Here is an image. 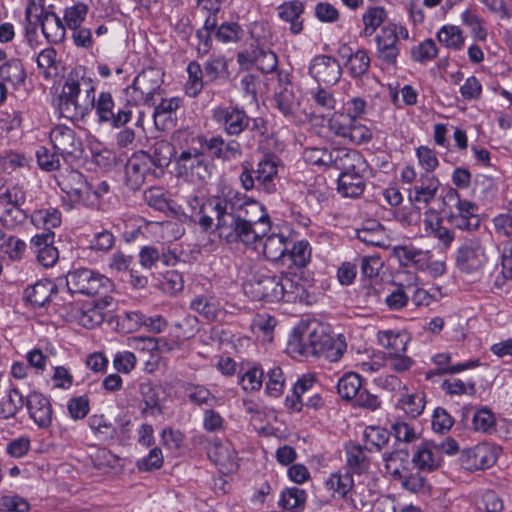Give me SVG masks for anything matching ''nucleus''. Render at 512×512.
I'll return each mask as SVG.
<instances>
[{"label":"nucleus","mask_w":512,"mask_h":512,"mask_svg":"<svg viewBox=\"0 0 512 512\" xmlns=\"http://www.w3.org/2000/svg\"><path fill=\"white\" fill-rule=\"evenodd\" d=\"M216 217V230L227 243L241 242L253 249L270 228L269 216L258 201L235 195L215 197L210 203Z\"/></svg>","instance_id":"obj_1"},{"label":"nucleus","mask_w":512,"mask_h":512,"mask_svg":"<svg viewBox=\"0 0 512 512\" xmlns=\"http://www.w3.org/2000/svg\"><path fill=\"white\" fill-rule=\"evenodd\" d=\"M94 91L90 78L70 74L58 98L60 116L70 120L83 119L94 108Z\"/></svg>","instance_id":"obj_2"},{"label":"nucleus","mask_w":512,"mask_h":512,"mask_svg":"<svg viewBox=\"0 0 512 512\" xmlns=\"http://www.w3.org/2000/svg\"><path fill=\"white\" fill-rule=\"evenodd\" d=\"M175 169L178 176L191 182L207 183L212 177L214 164L204 151L188 148L175 158Z\"/></svg>","instance_id":"obj_3"},{"label":"nucleus","mask_w":512,"mask_h":512,"mask_svg":"<svg viewBox=\"0 0 512 512\" xmlns=\"http://www.w3.org/2000/svg\"><path fill=\"white\" fill-rule=\"evenodd\" d=\"M66 285L71 293L87 296H105L112 290V282L103 274L89 269L77 268L66 275Z\"/></svg>","instance_id":"obj_4"},{"label":"nucleus","mask_w":512,"mask_h":512,"mask_svg":"<svg viewBox=\"0 0 512 512\" xmlns=\"http://www.w3.org/2000/svg\"><path fill=\"white\" fill-rule=\"evenodd\" d=\"M328 333L327 327L317 322L299 325L289 340V348L305 357H317Z\"/></svg>","instance_id":"obj_5"},{"label":"nucleus","mask_w":512,"mask_h":512,"mask_svg":"<svg viewBox=\"0 0 512 512\" xmlns=\"http://www.w3.org/2000/svg\"><path fill=\"white\" fill-rule=\"evenodd\" d=\"M25 18L30 24L41 25L42 33L50 43H60L65 39V26L52 11H46L44 0H28Z\"/></svg>","instance_id":"obj_6"},{"label":"nucleus","mask_w":512,"mask_h":512,"mask_svg":"<svg viewBox=\"0 0 512 512\" xmlns=\"http://www.w3.org/2000/svg\"><path fill=\"white\" fill-rule=\"evenodd\" d=\"M162 72L158 68L149 67L142 70L134 79L131 86L126 88V93L131 98L129 103L138 105H155L154 96L159 93L162 80Z\"/></svg>","instance_id":"obj_7"},{"label":"nucleus","mask_w":512,"mask_h":512,"mask_svg":"<svg viewBox=\"0 0 512 512\" xmlns=\"http://www.w3.org/2000/svg\"><path fill=\"white\" fill-rule=\"evenodd\" d=\"M408 451L398 449L383 455L385 461V468L395 478L402 480V486L413 493H426L429 490L427 479L420 473H411L408 476H403L400 472L399 465L396 464L397 460L401 462L407 461Z\"/></svg>","instance_id":"obj_8"},{"label":"nucleus","mask_w":512,"mask_h":512,"mask_svg":"<svg viewBox=\"0 0 512 512\" xmlns=\"http://www.w3.org/2000/svg\"><path fill=\"white\" fill-rule=\"evenodd\" d=\"M25 202V193L17 187L7 189L0 195V222L8 229H14L22 224L26 218V212L21 208Z\"/></svg>","instance_id":"obj_9"},{"label":"nucleus","mask_w":512,"mask_h":512,"mask_svg":"<svg viewBox=\"0 0 512 512\" xmlns=\"http://www.w3.org/2000/svg\"><path fill=\"white\" fill-rule=\"evenodd\" d=\"M50 141L65 161L79 159L84 152L83 143L75 130L65 125H56L51 129Z\"/></svg>","instance_id":"obj_10"},{"label":"nucleus","mask_w":512,"mask_h":512,"mask_svg":"<svg viewBox=\"0 0 512 512\" xmlns=\"http://www.w3.org/2000/svg\"><path fill=\"white\" fill-rule=\"evenodd\" d=\"M57 183L61 190L73 203L84 205L92 204L91 186L87 183L84 175L77 170L66 169L57 176Z\"/></svg>","instance_id":"obj_11"},{"label":"nucleus","mask_w":512,"mask_h":512,"mask_svg":"<svg viewBox=\"0 0 512 512\" xmlns=\"http://www.w3.org/2000/svg\"><path fill=\"white\" fill-rule=\"evenodd\" d=\"M485 262V251L477 238L466 239L457 250L456 265L463 273H477L482 269Z\"/></svg>","instance_id":"obj_12"},{"label":"nucleus","mask_w":512,"mask_h":512,"mask_svg":"<svg viewBox=\"0 0 512 512\" xmlns=\"http://www.w3.org/2000/svg\"><path fill=\"white\" fill-rule=\"evenodd\" d=\"M213 119L229 136H239L250 124L247 113L234 106L217 107L213 111Z\"/></svg>","instance_id":"obj_13"},{"label":"nucleus","mask_w":512,"mask_h":512,"mask_svg":"<svg viewBox=\"0 0 512 512\" xmlns=\"http://www.w3.org/2000/svg\"><path fill=\"white\" fill-rule=\"evenodd\" d=\"M252 293L258 300L266 302H278L282 299L280 286V274L269 271H258L250 282Z\"/></svg>","instance_id":"obj_14"},{"label":"nucleus","mask_w":512,"mask_h":512,"mask_svg":"<svg viewBox=\"0 0 512 512\" xmlns=\"http://www.w3.org/2000/svg\"><path fill=\"white\" fill-rule=\"evenodd\" d=\"M309 74L318 84L335 85L342 76V67L334 57L318 55L310 62Z\"/></svg>","instance_id":"obj_15"},{"label":"nucleus","mask_w":512,"mask_h":512,"mask_svg":"<svg viewBox=\"0 0 512 512\" xmlns=\"http://www.w3.org/2000/svg\"><path fill=\"white\" fill-rule=\"evenodd\" d=\"M198 142L203 149L213 158L222 161H230L242 156V146L237 140L226 141L222 136L217 135L211 138L199 136Z\"/></svg>","instance_id":"obj_16"},{"label":"nucleus","mask_w":512,"mask_h":512,"mask_svg":"<svg viewBox=\"0 0 512 512\" xmlns=\"http://www.w3.org/2000/svg\"><path fill=\"white\" fill-rule=\"evenodd\" d=\"M114 101L109 92H101L97 101L94 99V108L100 123H111L115 128L127 124L132 117L130 109H118L114 111Z\"/></svg>","instance_id":"obj_17"},{"label":"nucleus","mask_w":512,"mask_h":512,"mask_svg":"<svg viewBox=\"0 0 512 512\" xmlns=\"http://www.w3.org/2000/svg\"><path fill=\"white\" fill-rule=\"evenodd\" d=\"M440 186V181L436 176L423 173L413 187L409 189L408 198L412 204L427 207L437 198Z\"/></svg>","instance_id":"obj_18"},{"label":"nucleus","mask_w":512,"mask_h":512,"mask_svg":"<svg viewBox=\"0 0 512 512\" xmlns=\"http://www.w3.org/2000/svg\"><path fill=\"white\" fill-rule=\"evenodd\" d=\"M377 57L389 65L396 63L399 54L397 26L388 24L381 28L376 38Z\"/></svg>","instance_id":"obj_19"},{"label":"nucleus","mask_w":512,"mask_h":512,"mask_svg":"<svg viewBox=\"0 0 512 512\" xmlns=\"http://www.w3.org/2000/svg\"><path fill=\"white\" fill-rule=\"evenodd\" d=\"M26 407L30 419L40 429H47L53 420V408L48 397L39 392H31L26 398Z\"/></svg>","instance_id":"obj_20"},{"label":"nucleus","mask_w":512,"mask_h":512,"mask_svg":"<svg viewBox=\"0 0 512 512\" xmlns=\"http://www.w3.org/2000/svg\"><path fill=\"white\" fill-rule=\"evenodd\" d=\"M112 297L105 295L91 302L85 303L76 314L80 325L87 329H93L103 323L105 309L110 305Z\"/></svg>","instance_id":"obj_21"},{"label":"nucleus","mask_w":512,"mask_h":512,"mask_svg":"<svg viewBox=\"0 0 512 512\" xmlns=\"http://www.w3.org/2000/svg\"><path fill=\"white\" fill-rule=\"evenodd\" d=\"M207 455L221 473H233L238 468L236 451L229 442L215 440L208 448Z\"/></svg>","instance_id":"obj_22"},{"label":"nucleus","mask_w":512,"mask_h":512,"mask_svg":"<svg viewBox=\"0 0 512 512\" xmlns=\"http://www.w3.org/2000/svg\"><path fill=\"white\" fill-rule=\"evenodd\" d=\"M496 462V454L492 446L481 443L465 450L462 464L468 470H480L492 466Z\"/></svg>","instance_id":"obj_23"},{"label":"nucleus","mask_w":512,"mask_h":512,"mask_svg":"<svg viewBox=\"0 0 512 512\" xmlns=\"http://www.w3.org/2000/svg\"><path fill=\"white\" fill-rule=\"evenodd\" d=\"M140 265L145 269L157 268L161 263L164 266H174L178 262L175 252L160 246H144L139 252Z\"/></svg>","instance_id":"obj_24"},{"label":"nucleus","mask_w":512,"mask_h":512,"mask_svg":"<svg viewBox=\"0 0 512 512\" xmlns=\"http://www.w3.org/2000/svg\"><path fill=\"white\" fill-rule=\"evenodd\" d=\"M53 242L54 232L52 231L35 235L31 239V248L37 254L39 263L44 267H52L59 258L58 250L53 246Z\"/></svg>","instance_id":"obj_25"},{"label":"nucleus","mask_w":512,"mask_h":512,"mask_svg":"<svg viewBox=\"0 0 512 512\" xmlns=\"http://www.w3.org/2000/svg\"><path fill=\"white\" fill-rule=\"evenodd\" d=\"M442 462V456L436 449L435 441H425L417 446L412 456V463L420 470L431 472L438 469Z\"/></svg>","instance_id":"obj_26"},{"label":"nucleus","mask_w":512,"mask_h":512,"mask_svg":"<svg viewBox=\"0 0 512 512\" xmlns=\"http://www.w3.org/2000/svg\"><path fill=\"white\" fill-rule=\"evenodd\" d=\"M330 162H333L341 173L365 171L367 166L365 159L358 151L345 148L332 151Z\"/></svg>","instance_id":"obj_27"},{"label":"nucleus","mask_w":512,"mask_h":512,"mask_svg":"<svg viewBox=\"0 0 512 512\" xmlns=\"http://www.w3.org/2000/svg\"><path fill=\"white\" fill-rule=\"evenodd\" d=\"M182 100L179 97L163 98L159 104L155 103L154 122L161 130L171 129L175 126L173 115L181 106Z\"/></svg>","instance_id":"obj_28"},{"label":"nucleus","mask_w":512,"mask_h":512,"mask_svg":"<svg viewBox=\"0 0 512 512\" xmlns=\"http://www.w3.org/2000/svg\"><path fill=\"white\" fill-rule=\"evenodd\" d=\"M279 289L282 292L281 300L286 302H303L308 297L304 284L291 273L280 274Z\"/></svg>","instance_id":"obj_29"},{"label":"nucleus","mask_w":512,"mask_h":512,"mask_svg":"<svg viewBox=\"0 0 512 512\" xmlns=\"http://www.w3.org/2000/svg\"><path fill=\"white\" fill-rule=\"evenodd\" d=\"M275 101L277 108L284 117L291 121H296L300 101L291 84L280 87V90L275 93Z\"/></svg>","instance_id":"obj_30"},{"label":"nucleus","mask_w":512,"mask_h":512,"mask_svg":"<svg viewBox=\"0 0 512 512\" xmlns=\"http://www.w3.org/2000/svg\"><path fill=\"white\" fill-rule=\"evenodd\" d=\"M215 197L208 199L207 201H204L203 199L199 198L195 194L188 195L186 197V213H189L191 217L194 215H199V225L207 231L210 229L213 224V218L208 215V212L214 213V209L210 206V203L214 200Z\"/></svg>","instance_id":"obj_31"},{"label":"nucleus","mask_w":512,"mask_h":512,"mask_svg":"<svg viewBox=\"0 0 512 512\" xmlns=\"http://www.w3.org/2000/svg\"><path fill=\"white\" fill-rule=\"evenodd\" d=\"M148 171L149 167L146 156L132 157L125 166L127 185L133 190L139 189L144 184Z\"/></svg>","instance_id":"obj_32"},{"label":"nucleus","mask_w":512,"mask_h":512,"mask_svg":"<svg viewBox=\"0 0 512 512\" xmlns=\"http://www.w3.org/2000/svg\"><path fill=\"white\" fill-rule=\"evenodd\" d=\"M255 179L258 186L262 188L267 194L276 192V185L274 178L277 175V164L272 158H264L257 164L255 170Z\"/></svg>","instance_id":"obj_33"},{"label":"nucleus","mask_w":512,"mask_h":512,"mask_svg":"<svg viewBox=\"0 0 512 512\" xmlns=\"http://www.w3.org/2000/svg\"><path fill=\"white\" fill-rule=\"evenodd\" d=\"M56 291V285L49 280L39 281L24 291V299L34 307H43Z\"/></svg>","instance_id":"obj_34"},{"label":"nucleus","mask_w":512,"mask_h":512,"mask_svg":"<svg viewBox=\"0 0 512 512\" xmlns=\"http://www.w3.org/2000/svg\"><path fill=\"white\" fill-rule=\"evenodd\" d=\"M378 342L388 350L387 354L405 353L410 336L404 331L384 330L377 334Z\"/></svg>","instance_id":"obj_35"},{"label":"nucleus","mask_w":512,"mask_h":512,"mask_svg":"<svg viewBox=\"0 0 512 512\" xmlns=\"http://www.w3.org/2000/svg\"><path fill=\"white\" fill-rule=\"evenodd\" d=\"M290 246V241L282 234H271L262 244L263 254L270 261L282 260L286 263V252Z\"/></svg>","instance_id":"obj_36"},{"label":"nucleus","mask_w":512,"mask_h":512,"mask_svg":"<svg viewBox=\"0 0 512 512\" xmlns=\"http://www.w3.org/2000/svg\"><path fill=\"white\" fill-rule=\"evenodd\" d=\"M363 171L353 173H340L338 177V191L345 197H358L365 189Z\"/></svg>","instance_id":"obj_37"},{"label":"nucleus","mask_w":512,"mask_h":512,"mask_svg":"<svg viewBox=\"0 0 512 512\" xmlns=\"http://www.w3.org/2000/svg\"><path fill=\"white\" fill-rule=\"evenodd\" d=\"M0 79L3 84H10L13 88L22 85L26 79V72L19 59H9L0 65Z\"/></svg>","instance_id":"obj_38"},{"label":"nucleus","mask_w":512,"mask_h":512,"mask_svg":"<svg viewBox=\"0 0 512 512\" xmlns=\"http://www.w3.org/2000/svg\"><path fill=\"white\" fill-rule=\"evenodd\" d=\"M279 17L290 23V31L299 34L303 30V22L300 20L304 11V5L300 1L285 2L279 6Z\"/></svg>","instance_id":"obj_39"},{"label":"nucleus","mask_w":512,"mask_h":512,"mask_svg":"<svg viewBox=\"0 0 512 512\" xmlns=\"http://www.w3.org/2000/svg\"><path fill=\"white\" fill-rule=\"evenodd\" d=\"M88 425L95 437L101 441H113L118 436V428L104 415L94 414L88 419Z\"/></svg>","instance_id":"obj_40"},{"label":"nucleus","mask_w":512,"mask_h":512,"mask_svg":"<svg viewBox=\"0 0 512 512\" xmlns=\"http://www.w3.org/2000/svg\"><path fill=\"white\" fill-rule=\"evenodd\" d=\"M144 407L141 410L143 415H160L163 413L159 401V393L150 381L143 382L139 388Z\"/></svg>","instance_id":"obj_41"},{"label":"nucleus","mask_w":512,"mask_h":512,"mask_svg":"<svg viewBox=\"0 0 512 512\" xmlns=\"http://www.w3.org/2000/svg\"><path fill=\"white\" fill-rule=\"evenodd\" d=\"M369 464L365 448L355 444L346 446V465L350 473L362 474L368 470Z\"/></svg>","instance_id":"obj_42"},{"label":"nucleus","mask_w":512,"mask_h":512,"mask_svg":"<svg viewBox=\"0 0 512 512\" xmlns=\"http://www.w3.org/2000/svg\"><path fill=\"white\" fill-rule=\"evenodd\" d=\"M442 203L444 206H455L457 209L456 215H461L468 218L478 217V207L475 203L462 200L459 197L457 190L449 188L446 194L442 197Z\"/></svg>","instance_id":"obj_43"},{"label":"nucleus","mask_w":512,"mask_h":512,"mask_svg":"<svg viewBox=\"0 0 512 512\" xmlns=\"http://www.w3.org/2000/svg\"><path fill=\"white\" fill-rule=\"evenodd\" d=\"M346 341L342 335H332L328 333L322 351H319L317 357H324L330 362H337L346 351Z\"/></svg>","instance_id":"obj_44"},{"label":"nucleus","mask_w":512,"mask_h":512,"mask_svg":"<svg viewBox=\"0 0 512 512\" xmlns=\"http://www.w3.org/2000/svg\"><path fill=\"white\" fill-rule=\"evenodd\" d=\"M451 360L452 356L450 353H439L432 358L433 363L438 368V372L444 374H456L467 369L475 368L480 364L478 360H468L464 363L452 365Z\"/></svg>","instance_id":"obj_45"},{"label":"nucleus","mask_w":512,"mask_h":512,"mask_svg":"<svg viewBox=\"0 0 512 512\" xmlns=\"http://www.w3.org/2000/svg\"><path fill=\"white\" fill-rule=\"evenodd\" d=\"M191 309L208 320H216L222 312L219 301L211 296H198L191 301Z\"/></svg>","instance_id":"obj_46"},{"label":"nucleus","mask_w":512,"mask_h":512,"mask_svg":"<svg viewBox=\"0 0 512 512\" xmlns=\"http://www.w3.org/2000/svg\"><path fill=\"white\" fill-rule=\"evenodd\" d=\"M24 404L23 395L17 388H11L0 400V418L14 417Z\"/></svg>","instance_id":"obj_47"},{"label":"nucleus","mask_w":512,"mask_h":512,"mask_svg":"<svg viewBox=\"0 0 512 512\" xmlns=\"http://www.w3.org/2000/svg\"><path fill=\"white\" fill-rule=\"evenodd\" d=\"M345 67L351 77L360 78L369 70L370 57L365 50L359 49L355 53L348 55Z\"/></svg>","instance_id":"obj_48"},{"label":"nucleus","mask_w":512,"mask_h":512,"mask_svg":"<svg viewBox=\"0 0 512 512\" xmlns=\"http://www.w3.org/2000/svg\"><path fill=\"white\" fill-rule=\"evenodd\" d=\"M362 386L361 377L353 372L344 374L338 381L337 391L344 400H354Z\"/></svg>","instance_id":"obj_49"},{"label":"nucleus","mask_w":512,"mask_h":512,"mask_svg":"<svg viewBox=\"0 0 512 512\" xmlns=\"http://www.w3.org/2000/svg\"><path fill=\"white\" fill-rule=\"evenodd\" d=\"M425 395L422 392L403 395L397 402V407L402 409L411 418L418 417L425 407Z\"/></svg>","instance_id":"obj_50"},{"label":"nucleus","mask_w":512,"mask_h":512,"mask_svg":"<svg viewBox=\"0 0 512 512\" xmlns=\"http://www.w3.org/2000/svg\"><path fill=\"white\" fill-rule=\"evenodd\" d=\"M325 484L329 490H333L340 497L345 498L354 487V480L349 471L336 472L330 475Z\"/></svg>","instance_id":"obj_51"},{"label":"nucleus","mask_w":512,"mask_h":512,"mask_svg":"<svg viewBox=\"0 0 512 512\" xmlns=\"http://www.w3.org/2000/svg\"><path fill=\"white\" fill-rule=\"evenodd\" d=\"M187 73L188 80L185 84V93L190 97H196L204 86V72L198 62L191 61L187 66Z\"/></svg>","instance_id":"obj_52"},{"label":"nucleus","mask_w":512,"mask_h":512,"mask_svg":"<svg viewBox=\"0 0 512 512\" xmlns=\"http://www.w3.org/2000/svg\"><path fill=\"white\" fill-rule=\"evenodd\" d=\"M311 258V248L309 243L305 240L293 243L291 247L288 246L286 252V261H290L291 264L298 268L305 267Z\"/></svg>","instance_id":"obj_53"},{"label":"nucleus","mask_w":512,"mask_h":512,"mask_svg":"<svg viewBox=\"0 0 512 512\" xmlns=\"http://www.w3.org/2000/svg\"><path fill=\"white\" fill-rule=\"evenodd\" d=\"M386 17L387 13L383 7H369L362 16L364 36L370 37L385 21Z\"/></svg>","instance_id":"obj_54"},{"label":"nucleus","mask_w":512,"mask_h":512,"mask_svg":"<svg viewBox=\"0 0 512 512\" xmlns=\"http://www.w3.org/2000/svg\"><path fill=\"white\" fill-rule=\"evenodd\" d=\"M306 502V492L293 487L281 493L279 504L286 510L300 512Z\"/></svg>","instance_id":"obj_55"},{"label":"nucleus","mask_w":512,"mask_h":512,"mask_svg":"<svg viewBox=\"0 0 512 512\" xmlns=\"http://www.w3.org/2000/svg\"><path fill=\"white\" fill-rule=\"evenodd\" d=\"M438 41L445 47L460 50L464 44V37L459 27L445 25L437 33Z\"/></svg>","instance_id":"obj_56"},{"label":"nucleus","mask_w":512,"mask_h":512,"mask_svg":"<svg viewBox=\"0 0 512 512\" xmlns=\"http://www.w3.org/2000/svg\"><path fill=\"white\" fill-rule=\"evenodd\" d=\"M313 105L321 115H329L336 107V99L330 91L325 88H317L310 92Z\"/></svg>","instance_id":"obj_57"},{"label":"nucleus","mask_w":512,"mask_h":512,"mask_svg":"<svg viewBox=\"0 0 512 512\" xmlns=\"http://www.w3.org/2000/svg\"><path fill=\"white\" fill-rule=\"evenodd\" d=\"M410 299L408 286L394 284L389 294L385 298V303L390 310H400L404 308Z\"/></svg>","instance_id":"obj_58"},{"label":"nucleus","mask_w":512,"mask_h":512,"mask_svg":"<svg viewBox=\"0 0 512 512\" xmlns=\"http://www.w3.org/2000/svg\"><path fill=\"white\" fill-rule=\"evenodd\" d=\"M393 255L399 260L401 266L408 267L421 261L423 251L412 245H399L393 248Z\"/></svg>","instance_id":"obj_59"},{"label":"nucleus","mask_w":512,"mask_h":512,"mask_svg":"<svg viewBox=\"0 0 512 512\" xmlns=\"http://www.w3.org/2000/svg\"><path fill=\"white\" fill-rule=\"evenodd\" d=\"M266 393L271 397H279L285 386V377L279 366L270 368L267 372Z\"/></svg>","instance_id":"obj_60"},{"label":"nucleus","mask_w":512,"mask_h":512,"mask_svg":"<svg viewBox=\"0 0 512 512\" xmlns=\"http://www.w3.org/2000/svg\"><path fill=\"white\" fill-rule=\"evenodd\" d=\"M392 434L397 442L401 443H412L419 438V433L416 431L415 427L404 421H396L391 425Z\"/></svg>","instance_id":"obj_61"},{"label":"nucleus","mask_w":512,"mask_h":512,"mask_svg":"<svg viewBox=\"0 0 512 512\" xmlns=\"http://www.w3.org/2000/svg\"><path fill=\"white\" fill-rule=\"evenodd\" d=\"M254 65L262 73H271L277 67L276 54L270 50H264L262 48L254 49Z\"/></svg>","instance_id":"obj_62"},{"label":"nucleus","mask_w":512,"mask_h":512,"mask_svg":"<svg viewBox=\"0 0 512 512\" xmlns=\"http://www.w3.org/2000/svg\"><path fill=\"white\" fill-rule=\"evenodd\" d=\"M188 399L196 405L213 406L216 403L215 396L202 385H188L186 388Z\"/></svg>","instance_id":"obj_63"},{"label":"nucleus","mask_w":512,"mask_h":512,"mask_svg":"<svg viewBox=\"0 0 512 512\" xmlns=\"http://www.w3.org/2000/svg\"><path fill=\"white\" fill-rule=\"evenodd\" d=\"M493 225L497 234L512 241V200L508 203V210L494 217Z\"/></svg>","instance_id":"obj_64"}]
</instances>
